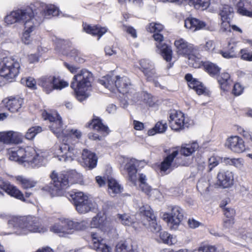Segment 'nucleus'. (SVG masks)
<instances>
[{"mask_svg":"<svg viewBox=\"0 0 252 252\" xmlns=\"http://www.w3.org/2000/svg\"><path fill=\"white\" fill-rule=\"evenodd\" d=\"M9 159L26 167L38 168L46 164L48 154L35 147H16L8 149Z\"/></svg>","mask_w":252,"mask_h":252,"instance_id":"1","label":"nucleus"},{"mask_svg":"<svg viewBox=\"0 0 252 252\" xmlns=\"http://www.w3.org/2000/svg\"><path fill=\"white\" fill-rule=\"evenodd\" d=\"M5 22L7 25L15 23H23L24 25L22 41L29 45L32 43V37L31 33L34 31L39 25V22L33 16V12L31 7L18 9L13 11L5 17Z\"/></svg>","mask_w":252,"mask_h":252,"instance_id":"2","label":"nucleus"},{"mask_svg":"<svg viewBox=\"0 0 252 252\" xmlns=\"http://www.w3.org/2000/svg\"><path fill=\"white\" fill-rule=\"evenodd\" d=\"M56 154L59 160L65 162H71L78 158L81 154L82 159L85 166L93 169L96 165L97 158L94 153L87 149L83 150L81 152L80 150L75 149L67 143L62 144Z\"/></svg>","mask_w":252,"mask_h":252,"instance_id":"3","label":"nucleus"},{"mask_svg":"<svg viewBox=\"0 0 252 252\" xmlns=\"http://www.w3.org/2000/svg\"><path fill=\"white\" fill-rule=\"evenodd\" d=\"M8 223L13 227L15 233L19 235L31 233H44L47 230L40 220L33 216L13 217L9 220Z\"/></svg>","mask_w":252,"mask_h":252,"instance_id":"4","label":"nucleus"},{"mask_svg":"<svg viewBox=\"0 0 252 252\" xmlns=\"http://www.w3.org/2000/svg\"><path fill=\"white\" fill-rule=\"evenodd\" d=\"M52 182L44 188L52 196L61 195V190L67 188L70 184L77 183L81 179V175L75 170L68 172H63L58 174L53 171L51 174Z\"/></svg>","mask_w":252,"mask_h":252,"instance_id":"5","label":"nucleus"},{"mask_svg":"<svg viewBox=\"0 0 252 252\" xmlns=\"http://www.w3.org/2000/svg\"><path fill=\"white\" fill-rule=\"evenodd\" d=\"M92 81V73L86 69H81L73 76L71 87L80 101L84 100L90 95Z\"/></svg>","mask_w":252,"mask_h":252,"instance_id":"6","label":"nucleus"},{"mask_svg":"<svg viewBox=\"0 0 252 252\" xmlns=\"http://www.w3.org/2000/svg\"><path fill=\"white\" fill-rule=\"evenodd\" d=\"M99 82L112 92H115L116 90L123 94H128L134 92V90L130 88L131 85L129 79L126 76H116L112 77L108 75L99 79Z\"/></svg>","mask_w":252,"mask_h":252,"instance_id":"7","label":"nucleus"},{"mask_svg":"<svg viewBox=\"0 0 252 252\" xmlns=\"http://www.w3.org/2000/svg\"><path fill=\"white\" fill-rule=\"evenodd\" d=\"M163 29V25L157 23H150L147 27L148 32L155 33L153 36L156 41L157 52L160 53L166 62H169L172 59V50L170 47L163 43V36L158 33Z\"/></svg>","mask_w":252,"mask_h":252,"instance_id":"8","label":"nucleus"},{"mask_svg":"<svg viewBox=\"0 0 252 252\" xmlns=\"http://www.w3.org/2000/svg\"><path fill=\"white\" fill-rule=\"evenodd\" d=\"M42 116L44 120L49 121L50 130L58 138L62 139L66 136L65 132H67V130L63 128L62 118L56 111L44 110L42 112Z\"/></svg>","mask_w":252,"mask_h":252,"instance_id":"9","label":"nucleus"},{"mask_svg":"<svg viewBox=\"0 0 252 252\" xmlns=\"http://www.w3.org/2000/svg\"><path fill=\"white\" fill-rule=\"evenodd\" d=\"M76 211L80 214H85L95 208V204L92 198L79 191L70 195Z\"/></svg>","mask_w":252,"mask_h":252,"instance_id":"10","label":"nucleus"},{"mask_svg":"<svg viewBox=\"0 0 252 252\" xmlns=\"http://www.w3.org/2000/svg\"><path fill=\"white\" fill-rule=\"evenodd\" d=\"M19 63L11 58H6L0 62V75L2 78L10 79L15 78L19 72Z\"/></svg>","mask_w":252,"mask_h":252,"instance_id":"11","label":"nucleus"},{"mask_svg":"<svg viewBox=\"0 0 252 252\" xmlns=\"http://www.w3.org/2000/svg\"><path fill=\"white\" fill-rule=\"evenodd\" d=\"M35 7L37 9L32 10L34 17L39 24L45 18L49 19L52 16H57L59 14V9L52 4H46L42 2H36Z\"/></svg>","mask_w":252,"mask_h":252,"instance_id":"12","label":"nucleus"},{"mask_svg":"<svg viewBox=\"0 0 252 252\" xmlns=\"http://www.w3.org/2000/svg\"><path fill=\"white\" fill-rule=\"evenodd\" d=\"M183 217V209L175 206L171 207L170 212L164 213L162 218L167 223L170 229L175 230L178 228Z\"/></svg>","mask_w":252,"mask_h":252,"instance_id":"13","label":"nucleus"},{"mask_svg":"<svg viewBox=\"0 0 252 252\" xmlns=\"http://www.w3.org/2000/svg\"><path fill=\"white\" fill-rule=\"evenodd\" d=\"M139 212L142 216V222L143 225L153 232H158L160 230L161 226L157 223L156 217L150 206L143 205L139 208Z\"/></svg>","mask_w":252,"mask_h":252,"instance_id":"14","label":"nucleus"},{"mask_svg":"<svg viewBox=\"0 0 252 252\" xmlns=\"http://www.w3.org/2000/svg\"><path fill=\"white\" fill-rule=\"evenodd\" d=\"M90 225L92 228H98L107 234H112L116 233L115 227L104 216L97 215L94 217Z\"/></svg>","mask_w":252,"mask_h":252,"instance_id":"15","label":"nucleus"},{"mask_svg":"<svg viewBox=\"0 0 252 252\" xmlns=\"http://www.w3.org/2000/svg\"><path fill=\"white\" fill-rule=\"evenodd\" d=\"M136 160L134 158L122 157L120 158L121 169L122 171L127 173L129 180L136 185L137 182L136 172L135 167Z\"/></svg>","mask_w":252,"mask_h":252,"instance_id":"16","label":"nucleus"},{"mask_svg":"<svg viewBox=\"0 0 252 252\" xmlns=\"http://www.w3.org/2000/svg\"><path fill=\"white\" fill-rule=\"evenodd\" d=\"M22 141L21 133L8 131L0 132V152L5 148L4 144H17Z\"/></svg>","mask_w":252,"mask_h":252,"instance_id":"17","label":"nucleus"},{"mask_svg":"<svg viewBox=\"0 0 252 252\" xmlns=\"http://www.w3.org/2000/svg\"><path fill=\"white\" fill-rule=\"evenodd\" d=\"M169 122L172 129L177 131L183 129L186 124L184 114L181 111L174 110L171 111L169 115Z\"/></svg>","mask_w":252,"mask_h":252,"instance_id":"18","label":"nucleus"},{"mask_svg":"<svg viewBox=\"0 0 252 252\" xmlns=\"http://www.w3.org/2000/svg\"><path fill=\"white\" fill-rule=\"evenodd\" d=\"M60 222L62 223L63 231V237H66L72 234L75 231L79 230L80 226L83 225V221L79 223L69 218L60 217Z\"/></svg>","mask_w":252,"mask_h":252,"instance_id":"19","label":"nucleus"},{"mask_svg":"<svg viewBox=\"0 0 252 252\" xmlns=\"http://www.w3.org/2000/svg\"><path fill=\"white\" fill-rule=\"evenodd\" d=\"M225 145L229 150L235 153H242L246 149L244 141L238 136H231L228 137Z\"/></svg>","mask_w":252,"mask_h":252,"instance_id":"20","label":"nucleus"},{"mask_svg":"<svg viewBox=\"0 0 252 252\" xmlns=\"http://www.w3.org/2000/svg\"><path fill=\"white\" fill-rule=\"evenodd\" d=\"M217 184L223 189L230 188L234 184L233 173L227 170H220L217 175Z\"/></svg>","mask_w":252,"mask_h":252,"instance_id":"21","label":"nucleus"},{"mask_svg":"<svg viewBox=\"0 0 252 252\" xmlns=\"http://www.w3.org/2000/svg\"><path fill=\"white\" fill-rule=\"evenodd\" d=\"M2 191L18 199L24 201V197L21 191L16 187L5 182L0 177V196L3 195Z\"/></svg>","mask_w":252,"mask_h":252,"instance_id":"22","label":"nucleus"},{"mask_svg":"<svg viewBox=\"0 0 252 252\" xmlns=\"http://www.w3.org/2000/svg\"><path fill=\"white\" fill-rule=\"evenodd\" d=\"M92 244L91 247L97 252H111V248L106 245L97 233H92Z\"/></svg>","mask_w":252,"mask_h":252,"instance_id":"23","label":"nucleus"},{"mask_svg":"<svg viewBox=\"0 0 252 252\" xmlns=\"http://www.w3.org/2000/svg\"><path fill=\"white\" fill-rule=\"evenodd\" d=\"M7 109L11 113L20 112L24 103L23 98L19 97H9L3 100Z\"/></svg>","mask_w":252,"mask_h":252,"instance_id":"24","label":"nucleus"},{"mask_svg":"<svg viewBox=\"0 0 252 252\" xmlns=\"http://www.w3.org/2000/svg\"><path fill=\"white\" fill-rule=\"evenodd\" d=\"M178 154V151H174L171 154L167 156L164 159L160 165V170L161 172L168 174L174 168L177 167V165L175 164L173 160Z\"/></svg>","mask_w":252,"mask_h":252,"instance_id":"25","label":"nucleus"},{"mask_svg":"<svg viewBox=\"0 0 252 252\" xmlns=\"http://www.w3.org/2000/svg\"><path fill=\"white\" fill-rule=\"evenodd\" d=\"M251 0H230V2L237 7V11L240 14L249 17L252 9V6L250 3Z\"/></svg>","mask_w":252,"mask_h":252,"instance_id":"26","label":"nucleus"},{"mask_svg":"<svg viewBox=\"0 0 252 252\" xmlns=\"http://www.w3.org/2000/svg\"><path fill=\"white\" fill-rule=\"evenodd\" d=\"M174 45L177 49V52L179 55H188L193 51V45L188 43L183 38H180L175 41Z\"/></svg>","mask_w":252,"mask_h":252,"instance_id":"27","label":"nucleus"},{"mask_svg":"<svg viewBox=\"0 0 252 252\" xmlns=\"http://www.w3.org/2000/svg\"><path fill=\"white\" fill-rule=\"evenodd\" d=\"M84 31L93 36H97L98 40L107 32L106 27H102L99 25L91 26L87 24H83Z\"/></svg>","mask_w":252,"mask_h":252,"instance_id":"28","label":"nucleus"},{"mask_svg":"<svg viewBox=\"0 0 252 252\" xmlns=\"http://www.w3.org/2000/svg\"><path fill=\"white\" fill-rule=\"evenodd\" d=\"M185 79L188 82L189 87L193 89L199 95L206 94L205 88L202 83L192 77L190 74H187Z\"/></svg>","mask_w":252,"mask_h":252,"instance_id":"29","label":"nucleus"},{"mask_svg":"<svg viewBox=\"0 0 252 252\" xmlns=\"http://www.w3.org/2000/svg\"><path fill=\"white\" fill-rule=\"evenodd\" d=\"M54 76L42 77L38 80V84L46 94H49L54 90Z\"/></svg>","mask_w":252,"mask_h":252,"instance_id":"30","label":"nucleus"},{"mask_svg":"<svg viewBox=\"0 0 252 252\" xmlns=\"http://www.w3.org/2000/svg\"><path fill=\"white\" fill-rule=\"evenodd\" d=\"M217 80L221 90L227 92L230 90L232 81L229 73H222L220 76H218Z\"/></svg>","mask_w":252,"mask_h":252,"instance_id":"31","label":"nucleus"},{"mask_svg":"<svg viewBox=\"0 0 252 252\" xmlns=\"http://www.w3.org/2000/svg\"><path fill=\"white\" fill-rule=\"evenodd\" d=\"M205 26L204 22L195 18H188L185 21V27L192 32L201 30Z\"/></svg>","mask_w":252,"mask_h":252,"instance_id":"32","label":"nucleus"},{"mask_svg":"<svg viewBox=\"0 0 252 252\" xmlns=\"http://www.w3.org/2000/svg\"><path fill=\"white\" fill-rule=\"evenodd\" d=\"M90 126L93 129L102 134L106 135L109 132L108 126L104 125L98 117H94Z\"/></svg>","mask_w":252,"mask_h":252,"instance_id":"33","label":"nucleus"},{"mask_svg":"<svg viewBox=\"0 0 252 252\" xmlns=\"http://www.w3.org/2000/svg\"><path fill=\"white\" fill-rule=\"evenodd\" d=\"M107 182L108 192L111 195L114 196L122 192L123 188L115 179L111 177L108 178Z\"/></svg>","mask_w":252,"mask_h":252,"instance_id":"34","label":"nucleus"},{"mask_svg":"<svg viewBox=\"0 0 252 252\" xmlns=\"http://www.w3.org/2000/svg\"><path fill=\"white\" fill-rule=\"evenodd\" d=\"M115 252H138L137 246L120 242L116 246Z\"/></svg>","mask_w":252,"mask_h":252,"instance_id":"35","label":"nucleus"},{"mask_svg":"<svg viewBox=\"0 0 252 252\" xmlns=\"http://www.w3.org/2000/svg\"><path fill=\"white\" fill-rule=\"evenodd\" d=\"M205 70L212 77H216L220 73L221 68L217 64L211 62L203 63Z\"/></svg>","mask_w":252,"mask_h":252,"instance_id":"36","label":"nucleus"},{"mask_svg":"<svg viewBox=\"0 0 252 252\" xmlns=\"http://www.w3.org/2000/svg\"><path fill=\"white\" fill-rule=\"evenodd\" d=\"M199 146L196 142L182 145L180 152L181 154L188 157L192 155L197 149Z\"/></svg>","mask_w":252,"mask_h":252,"instance_id":"37","label":"nucleus"},{"mask_svg":"<svg viewBox=\"0 0 252 252\" xmlns=\"http://www.w3.org/2000/svg\"><path fill=\"white\" fill-rule=\"evenodd\" d=\"M17 184L21 186L25 189H28L34 187L36 183L30 179L23 176H17L15 177Z\"/></svg>","mask_w":252,"mask_h":252,"instance_id":"38","label":"nucleus"},{"mask_svg":"<svg viewBox=\"0 0 252 252\" xmlns=\"http://www.w3.org/2000/svg\"><path fill=\"white\" fill-rule=\"evenodd\" d=\"M233 12V7L227 4L222 5L220 8L219 12L220 20H229Z\"/></svg>","mask_w":252,"mask_h":252,"instance_id":"39","label":"nucleus"},{"mask_svg":"<svg viewBox=\"0 0 252 252\" xmlns=\"http://www.w3.org/2000/svg\"><path fill=\"white\" fill-rule=\"evenodd\" d=\"M167 128V125L166 122L159 121L153 128L149 130L148 133L150 136L154 135L156 133H162L165 132Z\"/></svg>","mask_w":252,"mask_h":252,"instance_id":"40","label":"nucleus"},{"mask_svg":"<svg viewBox=\"0 0 252 252\" xmlns=\"http://www.w3.org/2000/svg\"><path fill=\"white\" fill-rule=\"evenodd\" d=\"M193 252H223V249L221 246L201 245Z\"/></svg>","mask_w":252,"mask_h":252,"instance_id":"41","label":"nucleus"},{"mask_svg":"<svg viewBox=\"0 0 252 252\" xmlns=\"http://www.w3.org/2000/svg\"><path fill=\"white\" fill-rule=\"evenodd\" d=\"M189 64L194 68H199L202 65V61L199 56H196L193 52L188 55Z\"/></svg>","mask_w":252,"mask_h":252,"instance_id":"42","label":"nucleus"},{"mask_svg":"<svg viewBox=\"0 0 252 252\" xmlns=\"http://www.w3.org/2000/svg\"><path fill=\"white\" fill-rule=\"evenodd\" d=\"M186 3L193 5L196 9H205L209 5V0H187Z\"/></svg>","mask_w":252,"mask_h":252,"instance_id":"43","label":"nucleus"},{"mask_svg":"<svg viewBox=\"0 0 252 252\" xmlns=\"http://www.w3.org/2000/svg\"><path fill=\"white\" fill-rule=\"evenodd\" d=\"M147 177L145 175L140 174L139 176L140 189L147 194H149L152 190L151 187L146 183Z\"/></svg>","mask_w":252,"mask_h":252,"instance_id":"44","label":"nucleus"},{"mask_svg":"<svg viewBox=\"0 0 252 252\" xmlns=\"http://www.w3.org/2000/svg\"><path fill=\"white\" fill-rule=\"evenodd\" d=\"M159 237L164 243L168 245H171L176 243L177 242V239L175 237L173 236L166 231L161 232L160 233Z\"/></svg>","mask_w":252,"mask_h":252,"instance_id":"45","label":"nucleus"},{"mask_svg":"<svg viewBox=\"0 0 252 252\" xmlns=\"http://www.w3.org/2000/svg\"><path fill=\"white\" fill-rule=\"evenodd\" d=\"M117 219L123 225L130 226L134 223V219L127 214H119Z\"/></svg>","mask_w":252,"mask_h":252,"instance_id":"46","label":"nucleus"},{"mask_svg":"<svg viewBox=\"0 0 252 252\" xmlns=\"http://www.w3.org/2000/svg\"><path fill=\"white\" fill-rule=\"evenodd\" d=\"M51 232L57 234L60 237H63V227L60 222V217L56 220V222L50 227Z\"/></svg>","mask_w":252,"mask_h":252,"instance_id":"47","label":"nucleus"},{"mask_svg":"<svg viewBox=\"0 0 252 252\" xmlns=\"http://www.w3.org/2000/svg\"><path fill=\"white\" fill-rule=\"evenodd\" d=\"M42 130L41 127L39 126L32 127L27 130L25 134V138L28 140H32L38 133L41 132Z\"/></svg>","mask_w":252,"mask_h":252,"instance_id":"48","label":"nucleus"},{"mask_svg":"<svg viewBox=\"0 0 252 252\" xmlns=\"http://www.w3.org/2000/svg\"><path fill=\"white\" fill-rule=\"evenodd\" d=\"M209 183L208 181L200 179L197 184V189L201 194H205L209 191Z\"/></svg>","mask_w":252,"mask_h":252,"instance_id":"49","label":"nucleus"},{"mask_svg":"<svg viewBox=\"0 0 252 252\" xmlns=\"http://www.w3.org/2000/svg\"><path fill=\"white\" fill-rule=\"evenodd\" d=\"M22 84L26 85L27 87L35 90L36 89V83L35 79L31 77L23 78L21 80Z\"/></svg>","mask_w":252,"mask_h":252,"instance_id":"50","label":"nucleus"},{"mask_svg":"<svg viewBox=\"0 0 252 252\" xmlns=\"http://www.w3.org/2000/svg\"><path fill=\"white\" fill-rule=\"evenodd\" d=\"M55 80L54 81V90H61L63 88L68 86V82L61 79L59 77L54 76Z\"/></svg>","mask_w":252,"mask_h":252,"instance_id":"51","label":"nucleus"},{"mask_svg":"<svg viewBox=\"0 0 252 252\" xmlns=\"http://www.w3.org/2000/svg\"><path fill=\"white\" fill-rule=\"evenodd\" d=\"M67 132L66 133V136L63 137L64 139H63V141H65V138H68V137H74L77 139H79L82 135V133L80 131L76 129H66Z\"/></svg>","mask_w":252,"mask_h":252,"instance_id":"52","label":"nucleus"},{"mask_svg":"<svg viewBox=\"0 0 252 252\" xmlns=\"http://www.w3.org/2000/svg\"><path fill=\"white\" fill-rule=\"evenodd\" d=\"M239 56L243 60L252 62V53L249 52L246 48L241 49Z\"/></svg>","mask_w":252,"mask_h":252,"instance_id":"53","label":"nucleus"},{"mask_svg":"<svg viewBox=\"0 0 252 252\" xmlns=\"http://www.w3.org/2000/svg\"><path fill=\"white\" fill-rule=\"evenodd\" d=\"M139 63L143 72L146 71L150 69L153 68V65L149 60L142 59L139 61Z\"/></svg>","mask_w":252,"mask_h":252,"instance_id":"54","label":"nucleus"},{"mask_svg":"<svg viewBox=\"0 0 252 252\" xmlns=\"http://www.w3.org/2000/svg\"><path fill=\"white\" fill-rule=\"evenodd\" d=\"M200 46L203 50L210 52L213 51L215 48L214 42L211 40L206 41L204 45H201Z\"/></svg>","mask_w":252,"mask_h":252,"instance_id":"55","label":"nucleus"},{"mask_svg":"<svg viewBox=\"0 0 252 252\" xmlns=\"http://www.w3.org/2000/svg\"><path fill=\"white\" fill-rule=\"evenodd\" d=\"M221 31L225 32H231V26L229 23V20H221Z\"/></svg>","mask_w":252,"mask_h":252,"instance_id":"56","label":"nucleus"},{"mask_svg":"<svg viewBox=\"0 0 252 252\" xmlns=\"http://www.w3.org/2000/svg\"><path fill=\"white\" fill-rule=\"evenodd\" d=\"M79 54L80 53L77 49L72 48L67 54V56L71 58H73L76 62L81 63L83 62V59H82L81 60H80L78 57Z\"/></svg>","mask_w":252,"mask_h":252,"instance_id":"57","label":"nucleus"},{"mask_svg":"<svg viewBox=\"0 0 252 252\" xmlns=\"http://www.w3.org/2000/svg\"><path fill=\"white\" fill-rule=\"evenodd\" d=\"M220 159V158L219 157L215 156H212L209 158L208 165L210 170L218 165Z\"/></svg>","mask_w":252,"mask_h":252,"instance_id":"58","label":"nucleus"},{"mask_svg":"<svg viewBox=\"0 0 252 252\" xmlns=\"http://www.w3.org/2000/svg\"><path fill=\"white\" fill-rule=\"evenodd\" d=\"M123 30L127 33L130 35L133 38L137 37V32L136 30L131 26H123Z\"/></svg>","mask_w":252,"mask_h":252,"instance_id":"59","label":"nucleus"},{"mask_svg":"<svg viewBox=\"0 0 252 252\" xmlns=\"http://www.w3.org/2000/svg\"><path fill=\"white\" fill-rule=\"evenodd\" d=\"M229 45L230 46L228 51L230 52V53L235 58L239 57L240 53H238L237 52V48L236 45V42L229 43Z\"/></svg>","mask_w":252,"mask_h":252,"instance_id":"60","label":"nucleus"},{"mask_svg":"<svg viewBox=\"0 0 252 252\" xmlns=\"http://www.w3.org/2000/svg\"><path fill=\"white\" fill-rule=\"evenodd\" d=\"M243 91V87L239 83H236L234 84L233 89V94L235 95H240Z\"/></svg>","mask_w":252,"mask_h":252,"instance_id":"61","label":"nucleus"},{"mask_svg":"<svg viewBox=\"0 0 252 252\" xmlns=\"http://www.w3.org/2000/svg\"><path fill=\"white\" fill-rule=\"evenodd\" d=\"M244 162V160L242 158H233L231 165L240 168L243 166Z\"/></svg>","mask_w":252,"mask_h":252,"instance_id":"62","label":"nucleus"},{"mask_svg":"<svg viewBox=\"0 0 252 252\" xmlns=\"http://www.w3.org/2000/svg\"><path fill=\"white\" fill-rule=\"evenodd\" d=\"M143 73L147 77V79L149 81H152L154 80V77H155L156 72L154 68L150 69L146 71H144Z\"/></svg>","mask_w":252,"mask_h":252,"instance_id":"63","label":"nucleus"},{"mask_svg":"<svg viewBox=\"0 0 252 252\" xmlns=\"http://www.w3.org/2000/svg\"><path fill=\"white\" fill-rule=\"evenodd\" d=\"M64 66L72 74L77 73L78 68L76 66L72 64L68 63H67L64 62L63 63Z\"/></svg>","mask_w":252,"mask_h":252,"instance_id":"64","label":"nucleus"}]
</instances>
